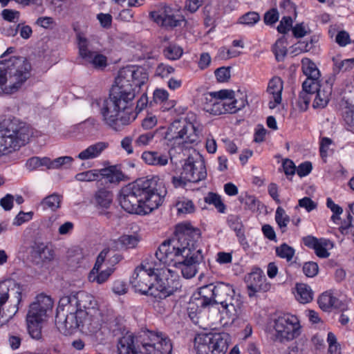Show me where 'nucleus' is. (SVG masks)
Returning <instances> with one entry per match:
<instances>
[{
	"label": "nucleus",
	"mask_w": 354,
	"mask_h": 354,
	"mask_svg": "<svg viewBox=\"0 0 354 354\" xmlns=\"http://www.w3.org/2000/svg\"><path fill=\"white\" fill-rule=\"evenodd\" d=\"M148 81V73L140 66H127L120 69L115 85L110 91L100 109L103 121L112 129L119 131L134 121L138 113L146 108L148 97L143 93L133 107V100L141 87Z\"/></svg>",
	"instance_id": "f257e3e1"
},
{
	"label": "nucleus",
	"mask_w": 354,
	"mask_h": 354,
	"mask_svg": "<svg viewBox=\"0 0 354 354\" xmlns=\"http://www.w3.org/2000/svg\"><path fill=\"white\" fill-rule=\"evenodd\" d=\"M200 238L199 229L189 223H178L175 227L174 236L159 245L156 252V259L180 269L183 277L191 279L196 275L197 266L203 260L201 250L198 248Z\"/></svg>",
	"instance_id": "f03ea898"
},
{
	"label": "nucleus",
	"mask_w": 354,
	"mask_h": 354,
	"mask_svg": "<svg viewBox=\"0 0 354 354\" xmlns=\"http://www.w3.org/2000/svg\"><path fill=\"white\" fill-rule=\"evenodd\" d=\"M156 182L139 178L123 187L118 195L121 207L127 213L146 215L158 208L164 196L158 192Z\"/></svg>",
	"instance_id": "7ed1b4c3"
},
{
	"label": "nucleus",
	"mask_w": 354,
	"mask_h": 354,
	"mask_svg": "<svg viewBox=\"0 0 354 354\" xmlns=\"http://www.w3.org/2000/svg\"><path fill=\"white\" fill-rule=\"evenodd\" d=\"M118 354H171L170 339L160 332L148 329L137 335L127 332L118 339Z\"/></svg>",
	"instance_id": "20e7f679"
},
{
	"label": "nucleus",
	"mask_w": 354,
	"mask_h": 354,
	"mask_svg": "<svg viewBox=\"0 0 354 354\" xmlns=\"http://www.w3.org/2000/svg\"><path fill=\"white\" fill-rule=\"evenodd\" d=\"M32 66L24 58L17 57L8 63L0 62V93H12L30 76Z\"/></svg>",
	"instance_id": "39448f33"
},
{
	"label": "nucleus",
	"mask_w": 354,
	"mask_h": 354,
	"mask_svg": "<svg viewBox=\"0 0 354 354\" xmlns=\"http://www.w3.org/2000/svg\"><path fill=\"white\" fill-rule=\"evenodd\" d=\"M28 129L15 118H8L0 122V150L7 155L18 150L28 139Z\"/></svg>",
	"instance_id": "423d86ee"
},
{
	"label": "nucleus",
	"mask_w": 354,
	"mask_h": 354,
	"mask_svg": "<svg viewBox=\"0 0 354 354\" xmlns=\"http://www.w3.org/2000/svg\"><path fill=\"white\" fill-rule=\"evenodd\" d=\"M158 260L155 256V258L146 259L135 268L130 283L136 292L151 295L154 286L156 274L158 270Z\"/></svg>",
	"instance_id": "0eeeda50"
},
{
	"label": "nucleus",
	"mask_w": 354,
	"mask_h": 354,
	"mask_svg": "<svg viewBox=\"0 0 354 354\" xmlns=\"http://www.w3.org/2000/svg\"><path fill=\"white\" fill-rule=\"evenodd\" d=\"M230 342L227 333H202L195 337L194 348L197 354H225Z\"/></svg>",
	"instance_id": "6e6552de"
},
{
	"label": "nucleus",
	"mask_w": 354,
	"mask_h": 354,
	"mask_svg": "<svg viewBox=\"0 0 354 354\" xmlns=\"http://www.w3.org/2000/svg\"><path fill=\"white\" fill-rule=\"evenodd\" d=\"M165 138L174 144H194L198 142V136L193 124L185 120H176L168 128Z\"/></svg>",
	"instance_id": "1a4fd4ad"
},
{
	"label": "nucleus",
	"mask_w": 354,
	"mask_h": 354,
	"mask_svg": "<svg viewBox=\"0 0 354 354\" xmlns=\"http://www.w3.org/2000/svg\"><path fill=\"white\" fill-rule=\"evenodd\" d=\"M149 16L153 22L167 30L179 27L186 21L178 9L167 4H164L157 10L151 11Z\"/></svg>",
	"instance_id": "9d476101"
},
{
	"label": "nucleus",
	"mask_w": 354,
	"mask_h": 354,
	"mask_svg": "<svg viewBox=\"0 0 354 354\" xmlns=\"http://www.w3.org/2000/svg\"><path fill=\"white\" fill-rule=\"evenodd\" d=\"M274 329L280 342L292 340L299 336L300 332L299 320L297 316L283 313L274 320Z\"/></svg>",
	"instance_id": "9b49d317"
},
{
	"label": "nucleus",
	"mask_w": 354,
	"mask_h": 354,
	"mask_svg": "<svg viewBox=\"0 0 354 354\" xmlns=\"http://www.w3.org/2000/svg\"><path fill=\"white\" fill-rule=\"evenodd\" d=\"M73 30L76 32L80 56L91 64L93 68L104 69L107 66L106 57L101 53L88 50V39L83 36L75 26H73Z\"/></svg>",
	"instance_id": "f8f14e48"
},
{
	"label": "nucleus",
	"mask_w": 354,
	"mask_h": 354,
	"mask_svg": "<svg viewBox=\"0 0 354 354\" xmlns=\"http://www.w3.org/2000/svg\"><path fill=\"white\" fill-rule=\"evenodd\" d=\"M61 306L62 304H59L57 308L55 325L60 333L67 334L80 326V322L78 319L77 314L80 313L76 312L74 308H69V311H68L65 306H63V308Z\"/></svg>",
	"instance_id": "ddd939ff"
},
{
	"label": "nucleus",
	"mask_w": 354,
	"mask_h": 354,
	"mask_svg": "<svg viewBox=\"0 0 354 354\" xmlns=\"http://www.w3.org/2000/svg\"><path fill=\"white\" fill-rule=\"evenodd\" d=\"M59 304L65 306L68 311L69 308H74L76 312L82 313L86 310L94 308L96 301L91 294L85 291H80L75 295L62 298Z\"/></svg>",
	"instance_id": "4468645a"
},
{
	"label": "nucleus",
	"mask_w": 354,
	"mask_h": 354,
	"mask_svg": "<svg viewBox=\"0 0 354 354\" xmlns=\"http://www.w3.org/2000/svg\"><path fill=\"white\" fill-rule=\"evenodd\" d=\"M53 301L50 296L41 293L38 295L35 301L29 306L26 318L44 322L48 317V312H51Z\"/></svg>",
	"instance_id": "2eb2a0df"
},
{
	"label": "nucleus",
	"mask_w": 354,
	"mask_h": 354,
	"mask_svg": "<svg viewBox=\"0 0 354 354\" xmlns=\"http://www.w3.org/2000/svg\"><path fill=\"white\" fill-rule=\"evenodd\" d=\"M114 194L108 187H100L93 194L92 203L98 211L99 214L110 216L109 209L113 205Z\"/></svg>",
	"instance_id": "dca6fc26"
},
{
	"label": "nucleus",
	"mask_w": 354,
	"mask_h": 354,
	"mask_svg": "<svg viewBox=\"0 0 354 354\" xmlns=\"http://www.w3.org/2000/svg\"><path fill=\"white\" fill-rule=\"evenodd\" d=\"M214 304L221 306L227 311H230V307L234 310L233 301L234 300V290L233 286L229 283L217 282L214 285Z\"/></svg>",
	"instance_id": "f3484780"
},
{
	"label": "nucleus",
	"mask_w": 354,
	"mask_h": 354,
	"mask_svg": "<svg viewBox=\"0 0 354 354\" xmlns=\"http://www.w3.org/2000/svg\"><path fill=\"white\" fill-rule=\"evenodd\" d=\"M266 278L263 270L259 267H254L245 278L248 290V296L252 297L258 292H266L268 285L266 283Z\"/></svg>",
	"instance_id": "a211bd4d"
},
{
	"label": "nucleus",
	"mask_w": 354,
	"mask_h": 354,
	"mask_svg": "<svg viewBox=\"0 0 354 354\" xmlns=\"http://www.w3.org/2000/svg\"><path fill=\"white\" fill-rule=\"evenodd\" d=\"M216 95L218 96L220 102L223 105H229V108L226 107L225 111L227 113H236L239 110L242 109L247 104L246 99L237 100L235 97V92L232 90L222 89L218 91H216Z\"/></svg>",
	"instance_id": "6ab92c4d"
},
{
	"label": "nucleus",
	"mask_w": 354,
	"mask_h": 354,
	"mask_svg": "<svg viewBox=\"0 0 354 354\" xmlns=\"http://www.w3.org/2000/svg\"><path fill=\"white\" fill-rule=\"evenodd\" d=\"M304 245L315 251V254L319 258H327L330 256L328 251L329 245H333L332 242L327 239H318L312 235H308L302 238Z\"/></svg>",
	"instance_id": "aec40b11"
},
{
	"label": "nucleus",
	"mask_w": 354,
	"mask_h": 354,
	"mask_svg": "<svg viewBox=\"0 0 354 354\" xmlns=\"http://www.w3.org/2000/svg\"><path fill=\"white\" fill-rule=\"evenodd\" d=\"M317 304L323 311L327 313L333 310L344 311L347 309L346 304L335 297L331 291L322 293L318 297Z\"/></svg>",
	"instance_id": "412c9836"
},
{
	"label": "nucleus",
	"mask_w": 354,
	"mask_h": 354,
	"mask_svg": "<svg viewBox=\"0 0 354 354\" xmlns=\"http://www.w3.org/2000/svg\"><path fill=\"white\" fill-rule=\"evenodd\" d=\"M301 69L306 76L303 82L304 87L317 86V82H319L320 73L316 64L309 58L305 57L301 59Z\"/></svg>",
	"instance_id": "4be33fe9"
},
{
	"label": "nucleus",
	"mask_w": 354,
	"mask_h": 354,
	"mask_svg": "<svg viewBox=\"0 0 354 354\" xmlns=\"http://www.w3.org/2000/svg\"><path fill=\"white\" fill-rule=\"evenodd\" d=\"M218 96L216 95V91L210 92L205 95L203 101V109L210 114L214 115H220L227 114L226 107L229 108V105H223L220 102Z\"/></svg>",
	"instance_id": "5701e85b"
},
{
	"label": "nucleus",
	"mask_w": 354,
	"mask_h": 354,
	"mask_svg": "<svg viewBox=\"0 0 354 354\" xmlns=\"http://www.w3.org/2000/svg\"><path fill=\"white\" fill-rule=\"evenodd\" d=\"M167 288L165 286H159V292H156V298L158 299H164L167 297L173 295L174 292L180 290L182 287L179 276L169 269L167 274Z\"/></svg>",
	"instance_id": "b1692460"
},
{
	"label": "nucleus",
	"mask_w": 354,
	"mask_h": 354,
	"mask_svg": "<svg viewBox=\"0 0 354 354\" xmlns=\"http://www.w3.org/2000/svg\"><path fill=\"white\" fill-rule=\"evenodd\" d=\"M338 111L346 129L354 133V104L344 97L339 103Z\"/></svg>",
	"instance_id": "393cba45"
},
{
	"label": "nucleus",
	"mask_w": 354,
	"mask_h": 354,
	"mask_svg": "<svg viewBox=\"0 0 354 354\" xmlns=\"http://www.w3.org/2000/svg\"><path fill=\"white\" fill-rule=\"evenodd\" d=\"M333 86L328 82L320 84L317 82L316 89H315V98L313 106L314 108H324L328 103L332 94Z\"/></svg>",
	"instance_id": "a878e982"
},
{
	"label": "nucleus",
	"mask_w": 354,
	"mask_h": 354,
	"mask_svg": "<svg viewBox=\"0 0 354 354\" xmlns=\"http://www.w3.org/2000/svg\"><path fill=\"white\" fill-rule=\"evenodd\" d=\"M214 283L203 286L193 294L192 298L198 301V304L204 306L207 308L214 306Z\"/></svg>",
	"instance_id": "bb28decb"
},
{
	"label": "nucleus",
	"mask_w": 354,
	"mask_h": 354,
	"mask_svg": "<svg viewBox=\"0 0 354 354\" xmlns=\"http://www.w3.org/2000/svg\"><path fill=\"white\" fill-rule=\"evenodd\" d=\"M189 183H196L205 179L207 176L205 167L201 164L200 170L198 171L193 162H185L180 174Z\"/></svg>",
	"instance_id": "cd10ccee"
},
{
	"label": "nucleus",
	"mask_w": 354,
	"mask_h": 354,
	"mask_svg": "<svg viewBox=\"0 0 354 354\" xmlns=\"http://www.w3.org/2000/svg\"><path fill=\"white\" fill-rule=\"evenodd\" d=\"M283 89V82L281 77L274 76L268 82L267 92L272 96L273 101H270V109H274L281 102V94Z\"/></svg>",
	"instance_id": "c85d7f7f"
},
{
	"label": "nucleus",
	"mask_w": 354,
	"mask_h": 354,
	"mask_svg": "<svg viewBox=\"0 0 354 354\" xmlns=\"http://www.w3.org/2000/svg\"><path fill=\"white\" fill-rule=\"evenodd\" d=\"M30 256L37 263L50 261L53 259L54 251L44 243H35L31 247Z\"/></svg>",
	"instance_id": "c756f323"
},
{
	"label": "nucleus",
	"mask_w": 354,
	"mask_h": 354,
	"mask_svg": "<svg viewBox=\"0 0 354 354\" xmlns=\"http://www.w3.org/2000/svg\"><path fill=\"white\" fill-rule=\"evenodd\" d=\"M142 160L149 165L163 167L168 164L169 156L156 151H146L142 153Z\"/></svg>",
	"instance_id": "7c9ffc66"
},
{
	"label": "nucleus",
	"mask_w": 354,
	"mask_h": 354,
	"mask_svg": "<svg viewBox=\"0 0 354 354\" xmlns=\"http://www.w3.org/2000/svg\"><path fill=\"white\" fill-rule=\"evenodd\" d=\"M169 266L167 264H165L162 261H158V268L156 274V279L154 286L153 289V292L151 291V295L156 298V292H159V286L162 285V286H165L167 288V273L169 272V269L168 268Z\"/></svg>",
	"instance_id": "2f4dec72"
},
{
	"label": "nucleus",
	"mask_w": 354,
	"mask_h": 354,
	"mask_svg": "<svg viewBox=\"0 0 354 354\" xmlns=\"http://www.w3.org/2000/svg\"><path fill=\"white\" fill-rule=\"evenodd\" d=\"M100 176L110 183H119L124 179V174L118 165H111L100 169Z\"/></svg>",
	"instance_id": "473e14b6"
},
{
	"label": "nucleus",
	"mask_w": 354,
	"mask_h": 354,
	"mask_svg": "<svg viewBox=\"0 0 354 354\" xmlns=\"http://www.w3.org/2000/svg\"><path fill=\"white\" fill-rule=\"evenodd\" d=\"M108 143L104 142H96L81 151L78 154L77 158L82 160L97 158L108 147Z\"/></svg>",
	"instance_id": "72a5a7b5"
},
{
	"label": "nucleus",
	"mask_w": 354,
	"mask_h": 354,
	"mask_svg": "<svg viewBox=\"0 0 354 354\" xmlns=\"http://www.w3.org/2000/svg\"><path fill=\"white\" fill-rule=\"evenodd\" d=\"M207 308L198 304V301L191 297L187 307V315L190 320L195 324L201 327V318L203 310Z\"/></svg>",
	"instance_id": "f704fd0d"
},
{
	"label": "nucleus",
	"mask_w": 354,
	"mask_h": 354,
	"mask_svg": "<svg viewBox=\"0 0 354 354\" xmlns=\"http://www.w3.org/2000/svg\"><path fill=\"white\" fill-rule=\"evenodd\" d=\"M315 89H316V86L304 88V84H302V91L299 93L297 100V105L301 111H305L308 109L315 95Z\"/></svg>",
	"instance_id": "c9c22d12"
},
{
	"label": "nucleus",
	"mask_w": 354,
	"mask_h": 354,
	"mask_svg": "<svg viewBox=\"0 0 354 354\" xmlns=\"http://www.w3.org/2000/svg\"><path fill=\"white\" fill-rule=\"evenodd\" d=\"M296 298L301 304L310 302L313 298V292L310 287L305 283H297L296 285Z\"/></svg>",
	"instance_id": "e433bc0d"
},
{
	"label": "nucleus",
	"mask_w": 354,
	"mask_h": 354,
	"mask_svg": "<svg viewBox=\"0 0 354 354\" xmlns=\"http://www.w3.org/2000/svg\"><path fill=\"white\" fill-rule=\"evenodd\" d=\"M114 272V268H108L104 270H91L88 275V279L90 282H96L98 284H102L106 282L109 277Z\"/></svg>",
	"instance_id": "4c0bfd02"
},
{
	"label": "nucleus",
	"mask_w": 354,
	"mask_h": 354,
	"mask_svg": "<svg viewBox=\"0 0 354 354\" xmlns=\"http://www.w3.org/2000/svg\"><path fill=\"white\" fill-rule=\"evenodd\" d=\"M28 331L30 337L35 339L42 337L41 329L43 322L26 318Z\"/></svg>",
	"instance_id": "58836bf2"
},
{
	"label": "nucleus",
	"mask_w": 354,
	"mask_h": 354,
	"mask_svg": "<svg viewBox=\"0 0 354 354\" xmlns=\"http://www.w3.org/2000/svg\"><path fill=\"white\" fill-rule=\"evenodd\" d=\"M62 196L57 194H53L45 197L41 202L43 209H50L52 211L57 210L60 207Z\"/></svg>",
	"instance_id": "ea45409f"
},
{
	"label": "nucleus",
	"mask_w": 354,
	"mask_h": 354,
	"mask_svg": "<svg viewBox=\"0 0 354 354\" xmlns=\"http://www.w3.org/2000/svg\"><path fill=\"white\" fill-rule=\"evenodd\" d=\"M276 255L281 258L286 259L289 262L292 261L295 254V250L286 243L281 244L279 246L275 248Z\"/></svg>",
	"instance_id": "a19ab883"
},
{
	"label": "nucleus",
	"mask_w": 354,
	"mask_h": 354,
	"mask_svg": "<svg viewBox=\"0 0 354 354\" xmlns=\"http://www.w3.org/2000/svg\"><path fill=\"white\" fill-rule=\"evenodd\" d=\"M204 201L209 205H213L220 213H224L226 206L222 201L221 197L216 193L209 192L205 197Z\"/></svg>",
	"instance_id": "79ce46f5"
},
{
	"label": "nucleus",
	"mask_w": 354,
	"mask_h": 354,
	"mask_svg": "<svg viewBox=\"0 0 354 354\" xmlns=\"http://www.w3.org/2000/svg\"><path fill=\"white\" fill-rule=\"evenodd\" d=\"M239 201L244 205L245 209L255 212L258 209L259 201L254 195H250L247 193L241 194L239 197Z\"/></svg>",
	"instance_id": "37998d69"
},
{
	"label": "nucleus",
	"mask_w": 354,
	"mask_h": 354,
	"mask_svg": "<svg viewBox=\"0 0 354 354\" xmlns=\"http://www.w3.org/2000/svg\"><path fill=\"white\" fill-rule=\"evenodd\" d=\"M175 207L177 209L178 214H190L194 211V205L191 200L182 198L176 201Z\"/></svg>",
	"instance_id": "c03bdc74"
},
{
	"label": "nucleus",
	"mask_w": 354,
	"mask_h": 354,
	"mask_svg": "<svg viewBox=\"0 0 354 354\" xmlns=\"http://www.w3.org/2000/svg\"><path fill=\"white\" fill-rule=\"evenodd\" d=\"M100 176V169H91L77 174L75 178L80 182H92L98 180Z\"/></svg>",
	"instance_id": "a18cd8bd"
},
{
	"label": "nucleus",
	"mask_w": 354,
	"mask_h": 354,
	"mask_svg": "<svg viewBox=\"0 0 354 354\" xmlns=\"http://www.w3.org/2000/svg\"><path fill=\"white\" fill-rule=\"evenodd\" d=\"M275 221L282 232H285L286 227L290 222V217L286 214L285 210L281 207H278L275 212Z\"/></svg>",
	"instance_id": "49530a36"
},
{
	"label": "nucleus",
	"mask_w": 354,
	"mask_h": 354,
	"mask_svg": "<svg viewBox=\"0 0 354 354\" xmlns=\"http://www.w3.org/2000/svg\"><path fill=\"white\" fill-rule=\"evenodd\" d=\"M73 161V158L71 156H61L54 160L48 158L47 169H59L62 166L68 165L70 167Z\"/></svg>",
	"instance_id": "de8ad7c7"
},
{
	"label": "nucleus",
	"mask_w": 354,
	"mask_h": 354,
	"mask_svg": "<svg viewBox=\"0 0 354 354\" xmlns=\"http://www.w3.org/2000/svg\"><path fill=\"white\" fill-rule=\"evenodd\" d=\"M272 51L277 62H281L287 55V47L283 39H277L272 47Z\"/></svg>",
	"instance_id": "09e8293b"
},
{
	"label": "nucleus",
	"mask_w": 354,
	"mask_h": 354,
	"mask_svg": "<svg viewBox=\"0 0 354 354\" xmlns=\"http://www.w3.org/2000/svg\"><path fill=\"white\" fill-rule=\"evenodd\" d=\"M156 131H147L140 133L135 140V145L138 147H144L149 145L153 140Z\"/></svg>",
	"instance_id": "8fccbe9b"
},
{
	"label": "nucleus",
	"mask_w": 354,
	"mask_h": 354,
	"mask_svg": "<svg viewBox=\"0 0 354 354\" xmlns=\"http://www.w3.org/2000/svg\"><path fill=\"white\" fill-rule=\"evenodd\" d=\"M48 162V157L39 158L37 156H33L29 158L26 163V166L30 171L35 170L41 167H46L47 168Z\"/></svg>",
	"instance_id": "3c124183"
},
{
	"label": "nucleus",
	"mask_w": 354,
	"mask_h": 354,
	"mask_svg": "<svg viewBox=\"0 0 354 354\" xmlns=\"http://www.w3.org/2000/svg\"><path fill=\"white\" fill-rule=\"evenodd\" d=\"M9 287L7 285V283L5 281H1L0 282V326L2 325V321L1 318L3 317V314L1 313L3 306L5 305L9 298H10V294H9Z\"/></svg>",
	"instance_id": "603ef678"
},
{
	"label": "nucleus",
	"mask_w": 354,
	"mask_h": 354,
	"mask_svg": "<svg viewBox=\"0 0 354 354\" xmlns=\"http://www.w3.org/2000/svg\"><path fill=\"white\" fill-rule=\"evenodd\" d=\"M163 53L167 59L176 60L182 56L183 49L176 45H169L164 49Z\"/></svg>",
	"instance_id": "864d4df0"
},
{
	"label": "nucleus",
	"mask_w": 354,
	"mask_h": 354,
	"mask_svg": "<svg viewBox=\"0 0 354 354\" xmlns=\"http://www.w3.org/2000/svg\"><path fill=\"white\" fill-rule=\"evenodd\" d=\"M333 140L328 137H322L319 140V155L322 160L326 162L328 156V150L330 146L333 144Z\"/></svg>",
	"instance_id": "5fc2aeb1"
},
{
	"label": "nucleus",
	"mask_w": 354,
	"mask_h": 354,
	"mask_svg": "<svg viewBox=\"0 0 354 354\" xmlns=\"http://www.w3.org/2000/svg\"><path fill=\"white\" fill-rule=\"evenodd\" d=\"M98 127L99 123L97 120L93 118H89L83 122L79 124V129H82L84 133L87 134L92 133L93 131L97 130Z\"/></svg>",
	"instance_id": "6e6d98bb"
},
{
	"label": "nucleus",
	"mask_w": 354,
	"mask_h": 354,
	"mask_svg": "<svg viewBox=\"0 0 354 354\" xmlns=\"http://www.w3.org/2000/svg\"><path fill=\"white\" fill-rule=\"evenodd\" d=\"M353 217L350 213L348 214L346 220H344L340 226L339 227V231L344 236L348 237L351 236L354 232V226L352 225Z\"/></svg>",
	"instance_id": "4d7b16f0"
},
{
	"label": "nucleus",
	"mask_w": 354,
	"mask_h": 354,
	"mask_svg": "<svg viewBox=\"0 0 354 354\" xmlns=\"http://www.w3.org/2000/svg\"><path fill=\"white\" fill-rule=\"evenodd\" d=\"M260 20V16L257 12H248L239 19V22L242 24L252 26Z\"/></svg>",
	"instance_id": "13d9d810"
},
{
	"label": "nucleus",
	"mask_w": 354,
	"mask_h": 354,
	"mask_svg": "<svg viewBox=\"0 0 354 354\" xmlns=\"http://www.w3.org/2000/svg\"><path fill=\"white\" fill-rule=\"evenodd\" d=\"M139 241V239L133 235H123L119 239V243L126 249L136 248Z\"/></svg>",
	"instance_id": "bf43d9fd"
},
{
	"label": "nucleus",
	"mask_w": 354,
	"mask_h": 354,
	"mask_svg": "<svg viewBox=\"0 0 354 354\" xmlns=\"http://www.w3.org/2000/svg\"><path fill=\"white\" fill-rule=\"evenodd\" d=\"M175 69L170 65L163 63L159 64L155 71V75L162 78L167 77L170 74L174 73Z\"/></svg>",
	"instance_id": "052dcab7"
},
{
	"label": "nucleus",
	"mask_w": 354,
	"mask_h": 354,
	"mask_svg": "<svg viewBox=\"0 0 354 354\" xmlns=\"http://www.w3.org/2000/svg\"><path fill=\"white\" fill-rule=\"evenodd\" d=\"M279 17V14L277 8H272L268 10L263 16V21L266 25H273L275 24Z\"/></svg>",
	"instance_id": "680f3d73"
},
{
	"label": "nucleus",
	"mask_w": 354,
	"mask_h": 354,
	"mask_svg": "<svg viewBox=\"0 0 354 354\" xmlns=\"http://www.w3.org/2000/svg\"><path fill=\"white\" fill-rule=\"evenodd\" d=\"M32 212H24L23 211H20L14 218L13 225L16 226H20L24 223L28 222L30 220H32Z\"/></svg>",
	"instance_id": "e2e57ef3"
},
{
	"label": "nucleus",
	"mask_w": 354,
	"mask_h": 354,
	"mask_svg": "<svg viewBox=\"0 0 354 354\" xmlns=\"http://www.w3.org/2000/svg\"><path fill=\"white\" fill-rule=\"evenodd\" d=\"M319 267L317 263L313 261L306 262L303 266V272L308 277H313L318 273Z\"/></svg>",
	"instance_id": "0e129e2a"
},
{
	"label": "nucleus",
	"mask_w": 354,
	"mask_h": 354,
	"mask_svg": "<svg viewBox=\"0 0 354 354\" xmlns=\"http://www.w3.org/2000/svg\"><path fill=\"white\" fill-rule=\"evenodd\" d=\"M326 206L333 213L331 219L334 221L335 219H339V215L343 212L342 208L339 205L335 204L330 198L326 199Z\"/></svg>",
	"instance_id": "69168bd1"
},
{
	"label": "nucleus",
	"mask_w": 354,
	"mask_h": 354,
	"mask_svg": "<svg viewBox=\"0 0 354 354\" xmlns=\"http://www.w3.org/2000/svg\"><path fill=\"white\" fill-rule=\"evenodd\" d=\"M292 28V19L290 17H283L277 26V31L281 34L287 33Z\"/></svg>",
	"instance_id": "338daca9"
},
{
	"label": "nucleus",
	"mask_w": 354,
	"mask_h": 354,
	"mask_svg": "<svg viewBox=\"0 0 354 354\" xmlns=\"http://www.w3.org/2000/svg\"><path fill=\"white\" fill-rule=\"evenodd\" d=\"M157 123V117L151 113H148L142 120L141 126L145 130H151L156 126Z\"/></svg>",
	"instance_id": "774afa93"
}]
</instances>
